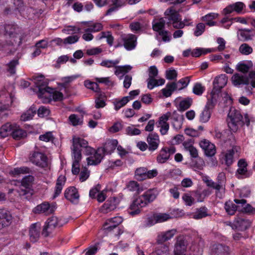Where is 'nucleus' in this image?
Returning a JSON list of instances; mask_svg holds the SVG:
<instances>
[{"instance_id":"1","label":"nucleus","mask_w":255,"mask_h":255,"mask_svg":"<svg viewBox=\"0 0 255 255\" xmlns=\"http://www.w3.org/2000/svg\"><path fill=\"white\" fill-rule=\"evenodd\" d=\"M88 143L85 139L74 136L72 139L71 156L72 159V172L77 175L80 172V162L82 159L81 148L86 149Z\"/></svg>"},{"instance_id":"2","label":"nucleus","mask_w":255,"mask_h":255,"mask_svg":"<svg viewBox=\"0 0 255 255\" xmlns=\"http://www.w3.org/2000/svg\"><path fill=\"white\" fill-rule=\"evenodd\" d=\"M156 191L149 190L143 195L134 199L130 206L129 213L132 216L138 214L140 212V208L146 206L152 202L156 197Z\"/></svg>"},{"instance_id":"3","label":"nucleus","mask_w":255,"mask_h":255,"mask_svg":"<svg viewBox=\"0 0 255 255\" xmlns=\"http://www.w3.org/2000/svg\"><path fill=\"white\" fill-rule=\"evenodd\" d=\"M227 122L229 128L233 132L237 131L239 127L246 124L249 126L250 120L248 115L245 116L244 119L240 112L234 108H231L228 113Z\"/></svg>"},{"instance_id":"4","label":"nucleus","mask_w":255,"mask_h":255,"mask_svg":"<svg viewBox=\"0 0 255 255\" xmlns=\"http://www.w3.org/2000/svg\"><path fill=\"white\" fill-rule=\"evenodd\" d=\"M31 80L33 81L34 86L30 90L34 92L44 104L48 103V97L44 95L48 93V82L45 80L43 75L33 76Z\"/></svg>"},{"instance_id":"5","label":"nucleus","mask_w":255,"mask_h":255,"mask_svg":"<svg viewBox=\"0 0 255 255\" xmlns=\"http://www.w3.org/2000/svg\"><path fill=\"white\" fill-rule=\"evenodd\" d=\"M34 181V177L28 175L23 177L21 181V185L17 190V192L20 196H23L27 200H29L33 194V190L31 189Z\"/></svg>"},{"instance_id":"6","label":"nucleus","mask_w":255,"mask_h":255,"mask_svg":"<svg viewBox=\"0 0 255 255\" xmlns=\"http://www.w3.org/2000/svg\"><path fill=\"white\" fill-rule=\"evenodd\" d=\"M85 153L89 156L86 159L88 165H96L99 164L103 158L104 155L103 153V149L98 148L95 150L87 145L86 149L85 150Z\"/></svg>"},{"instance_id":"7","label":"nucleus","mask_w":255,"mask_h":255,"mask_svg":"<svg viewBox=\"0 0 255 255\" xmlns=\"http://www.w3.org/2000/svg\"><path fill=\"white\" fill-rule=\"evenodd\" d=\"M121 217H115L108 220L103 225V229L106 234L113 232L115 236H119L123 233V231L118 226L123 222Z\"/></svg>"},{"instance_id":"8","label":"nucleus","mask_w":255,"mask_h":255,"mask_svg":"<svg viewBox=\"0 0 255 255\" xmlns=\"http://www.w3.org/2000/svg\"><path fill=\"white\" fill-rule=\"evenodd\" d=\"M227 81V77L225 74H221L216 77L213 82V88L208 97L213 99V100H217L221 89L225 86Z\"/></svg>"},{"instance_id":"9","label":"nucleus","mask_w":255,"mask_h":255,"mask_svg":"<svg viewBox=\"0 0 255 255\" xmlns=\"http://www.w3.org/2000/svg\"><path fill=\"white\" fill-rule=\"evenodd\" d=\"M188 245V242L185 236L179 235L176 237L174 246L173 254L186 255Z\"/></svg>"},{"instance_id":"10","label":"nucleus","mask_w":255,"mask_h":255,"mask_svg":"<svg viewBox=\"0 0 255 255\" xmlns=\"http://www.w3.org/2000/svg\"><path fill=\"white\" fill-rule=\"evenodd\" d=\"M40 151H34L30 155V161L41 167H46L48 165L47 157L44 153V151L42 149Z\"/></svg>"},{"instance_id":"11","label":"nucleus","mask_w":255,"mask_h":255,"mask_svg":"<svg viewBox=\"0 0 255 255\" xmlns=\"http://www.w3.org/2000/svg\"><path fill=\"white\" fill-rule=\"evenodd\" d=\"M217 100H213L212 98L208 97V101L206 105L200 115L199 120L202 123L207 122L211 118L212 109Z\"/></svg>"},{"instance_id":"12","label":"nucleus","mask_w":255,"mask_h":255,"mask_svg":"<svg viewBox=\"0 0 255 255\" xmlns=\"http://www.w3.org/2000/svg\"><path fill=\"white\" fill-rule=\"evenodd\" d=\"M119 63V61L118 60H104L103 61L101 65L102 66H105L108 68H111L113 67H115L116 70L115 72L116 75H119L122 73H127L128 71L130 70L131 69V66L129 65H125L123 66H116V65Z\"/></svg>"},{"instance_id":"13","label":"nucleus","mask_w":255,"mask_h":255,"mask_svg":"<svg viewBox=\"0 0 255 255\" xmlns=\"http://www.w3.org/2000/svg\"><path fill=\"white\" fill-rule=\"evenodd\" d=\"M177 233L176 229H171L166 231L159 232L157 233L156 243L158 245L164 244L166 242L171 240Z\"/></svg>"},{"instance_id":"14","label":"nucleus","mask_w":255,"mask_h":255,"mask_svg":"<svg viewBox=\"0 0 255 255\" xmlns=\"http://www.w3.org/2000/svg\"><path fill=\"white\" fill-rule=\"evenodd\" d=\"M170 116V112H168L159 117L156 123L157 127L160 128L159 130L162 135L166 134L169 130V125L167 121L169 119Z\"/></svg>"},{"instance_id":"15","label":"nucleus","mask_w":255,"mask_h":255,"mask_svg":"<svg viewBox=\"0 0 255 255\" xmlns=\"http://www.w3.org/2000/svg\"><path fill=\"white\" fill-rule=\"evenodd\" d=\"M41 225L39 222L32 224L29 228V236L31 242H37L40 237Z\"/></svg>"},{"instance_id":"16","label":"nucleus","mask_w":255,"mask_h":255,"mask_svg":"<svg viewBox=\"0 0 255 255\" xmlns=\"http://www.w3.org/2000/svg\"><path fill=\"white\" fill-rule=\"evenodd\" d=\"M137 37L132 34L124 35L122 40L124 41V46L128 50L133 49L136 45Z\"/></svg>"},{"instance_id":"17","label":"nucleus","mask_w":255,"mask_h":255,"mask_svg":"<svg viewBox=\"0 0 255 255\" xmlns=\"http://www.w3.org/2000/svg\"><path fill=\"white\" fill-rule=\"evenodd\" d=\"M200 147L204 150L208 156H212L216 153V148L214 144L209 140L203 139L199 143Z\"/></svg>"},{"instance_id":"18","label":"nucleus","mask_w":255,"mask_h":255,"mask_svg":"<svg viewBox=\"0 0 255 255\" xmlns=\"http://www.w3.org/2000/svg\"><path fill=\"white\" fill-rule=\"evenodd\" d=\"M12 219V216L9 211L0 209V230L10 225Z\"/></svg>"},{"instance_id":"19","label":"nucleus","mask_w":255,"mask_h":255,"mask_svg":"<svg viewBox=\"0 0 255 255\" xmlns=\"http://www.w3.org/2000/svg\"><path fill=\"white\" fill-rule=\"evenodd\" d=\"M234 201L237 204H239V212L248 214L255 213V208L250 204H247V201L245 199H235Z\"/></svg>"},{"instance_id":"20","label":"nucleus","mask_w":255,"mask_h":255,"mask_svg":"<svg viewBox=\"0 0 255 255\" xmlns=\"http://www.w3.org/2000/svg\"><path fill=\"white\" fill-rule=\"evenodd\" d=\"M148 150L153 151L157 149L160 143L159 136L155 133L149 134L147 137Z\"/></svg>"},{"instance_id":"21","label":"nucleus","mask_w":255,"mask_h":255,"mask_svg":"<svg viewBox=\"0 0 255 255\" xmlns=\"http://www.w3.org/2000/svg\"><path fill=\"white\" fill-rule=\"evenodd\" d=\"M117 199L115 197L110 198L101 208V211L105 214L114 210L117 206Z\"/></svg>"},{"instance_id":"22","label":"nucleus","mask_w":255,"mask_h":255,"mask_svg":"<svg viewBox=\"0 0 255 255\" xmlns=\"http://www.w3.org/2000/svg\"><path fill=\"white\" fill-rule=\"evenodd\" d=\"M13 102V97L11 94H9L7 96L2 97L0 100V111L1 112L10 110V108Z\"/></svg>"},{"instance_id":"23","label":"nucleus","mask_w":255,"mask_h":255,"mask_svg":"<svg viewBox=\"0 0 255 255\" xmlns=\"http://www.w3.org/2000/svg\"><path fill=\"white\" fill-rule=\"evenodd\" d=\"M211 255H229V248L222 244L214 245L211 249Z\"/></svg>"},{"instance_id":"24","label":"nucleus","mask_w":255,"mask_h":255,"mask_svg":"<svg viewBox=\"0 0 255 255\" xmlns=\"http://www.w3.org/2000/svg\"><path fill=\"white\" fill-rule=\"evenodd\" d=\"M165 18L167 19L168 21L167 24L169 25L175 21L178 20L180 16L178 12L173 8H167L164 12Z\"/></svg>"},{"instance_id":"25","label":"nucleus","mask_w":255,"mask_h":255,"mask_svg":"<svg viewBox=\"0 0 255 255\" xmlns=\"http://www.w3.org/2000/svg\"><path fill=\"white\" fill-rule=\"evenodd\" d=\"M170 120L172 121V125L173 128L176 129H180L183 124V117L178 114L177 111H174L173 112H170Z\"/></svg>"},{"instance_id":"26","label":"nucleus","mask_w":255,"mask_h":255,"mask_svg":"<svg viewBox=\"0 0 255 255\" xmlns=\"http://www.w3.org/2000/svg\"><path fill=\"white\" fill-rule=\"evenodd\" d=\"M245 7V4L242 2H237L230 4L225 8L223 10L225 14H230L233 11L240 13Z\"/></svg>"},{"instance_id":"27","label":"nucleus","mask_w":255,"mask_h":255,"mask_svg":"<svg viewBox=\"0 0 255 255\" xmlns=\"http://www.w3.org/2000/svg\"><path fill=\"white\" fill-rule=\"evenodd\" d=\"M252 29H239L238 31V39L243 41H248L253 39L254 34H251Z\"/></svg>"},{"instance_id":"28","label":"nucleus","mask_w":255,"mask_h":255,"mask_svg":"<svg viewBox=\"0 0 255 255\" xmlns=\"http://www.w3.org/2000/svg\"><path fill=\"white\" fill-rule=\"evenodd\" d=\"M118 144L116 139H109L105 142L104 147H101L103 149V153L111 154L116 149Z\"/></svg>"},{"instance_id":"29","label":"nucleus","mask_w":255,"mask_h":255,"mask_svg":"<svg viewBox=\"0 0 255 255\" xmlns=\"http://www.w3.org/2000/svg\"><path fill=\"white\" fill-rule=\"evenodd\" d=\"M65 177L64 176L60 175L57 180L56 186L54 189V193L51 197L52 200L55 199L61 193L63 187L65 183Z\"/></svg>"},{"instance_id":"30","label":"nucleus","mask_w":255,"mask_h":255,"mask_svg":"<svg viewBox=\"0 0 255 255\" xmlns=\"http://www.w3.org/2000/svg\"><path fill=\"white\" fill-rule=\"evenodd\" d=\"M64 196L66 199L71 202H74L76 200H78L79 197L77 190L74 187H70L67 188L64 192Z\"/></svg>"},{"instance_id":"31","label":"nucleus","mask_w":255,"mask_h":255,"mask_svg":"<svg viewBox=\"0 0 255 255\" xmlns=\"http://www.w3.org/2000/svg\"><path fill=\"white\" fill-rule=\"evenodd\" d=\"M232 81L235 86L248 85L249 84V80L248 77L238 73H236L232 76Z\"/></svg>"},{"instance_id":"32","label":"nucleus","mask_w":255,"mask_h":255,"mask_svg":"<svg viewBox=\"0 0 255 255\" xmlns=\"http://www.w3.org/2000/svg\"><path fill=\"white\" fill-rule=\"evenodd\" d=\"M234 223L236 227L241 230H246L251 225V222L249 220L240 216L235 218Z\"/></svg>"},{"instance_id":"33","label":"nucleus","mask_w":255,"mask_h":255,"mask_svg":"<svg viewBox=\"0 0 255 255\" xmlns=\"http://www.w3.org/2000/svg\"><path fill=\"white\" fill-rule=\"evenodd\" d=\"M5 32L6 35H8L9 37L13 36L15 34L20 32V28L14 24H7L4 26Z\"/></svg>"},{"instance_id":"34","label":"nucleus","mask_w":255,"mask_h":255,"mask_svg":"<svg viewBox=\"0 0 255 255\" xmlns=\"http://www.w3.org/2000/svg\"><path fill=\"white\" fill-rule=\"evenodd\" d=\"M36 111L37 108L33 105L26 112L21 115V120L26 121L32 119L33 116L36 114Z\"/></svg>"},{"instance_id":"35","label":"nucleus","mask_w":255,"mask_h":255,"mask_svg":"<svg viewBox=\"0 0 255 255\" xmlns=\"http://www.w3.org/2000/svg\"><path fill=\"white\" fill-rule=\"evenodd\" d=\"M235 151L233 149L227 150L226 152L223 153V159L225 163L228 166H230L234 161V155Z\"/></svg>"},{"instance_id":"36","label":"nucleus","mask_w":255,"mask_h":255,"mask_svg":"<svg viewBox=\"0 0 255 255\" xmlns=\"http://www.w3.org/2000/svg\"><path fill=\"white\" fill-rule=\"evenodd\" d=\"M13 130V127L12 125L9 123H6L0 128V136L1 138H4L9 134L12 135Z\"/></svg>"},{"instance_id":"37","label":"nucleus","mask_w":255,"mask_h":255,"mask_svg":"<svg viewBox=\"0 0 255 255\" xmlns=\"http://www.w3.org/2000/svg\"><path fill=\"white\" fill-rule=\"evenodd\" d=\"M156 247L151 255H169V246L167 244H160Z\"/></svg>"},{"instance_id":"38","label":"nucleus","mask_w":255,"mask_h":255,"mask_svg":"<svg viewBox=\"0 0 255 255\" xmlns=\"http://www.w3.org/2000/svg\"><path fill=\"white\" fill-rule=\"evenodd\" d=\"M239 204L236 205L232 201H229L225 204V209L226 212L230 215H234L236 211H239Z\"/></svg>"},{"instance_id":"39","label":"nucleus","mask_w":255,"mask_h":255,"mask_svg":"<svg viewBox=\"0 0 255 255\" xmlns=\"http://www.w3.org/2000/svg\"><path fill=\"white\" fill-rule=\"evenodd\" d=\"M63 98V94L57 91H55L49 87V102L51 100L58 101L62 100Z\"/></svg>"},{"instance_id":"40","label":"nucleus","mask_w":255,"mask_h":255,"mask_svg":"<svg viewBox=\"0 0 255 255\" xmlns=\"http://www.w3.org/2000/svg\"><path fill=\"white\" fill-rule=\"evenodd\" d=\"M177 90V85L175 82L169 83L166 85V88L162 90V92L165 97H170L172 92Z\"/></svg>"},{"instance_id":"41","label":"nucleus","mask_w":255,"mask_h":255,"mask_svg":"<svg viewBox=\"0 0 255 255\" xmlns=\"http://www.w3.org/2000/svg\"><path fill=\"white\" fill-rule=\"evenodd\" d=\"M218 14L216 13H210L202 17L203 21L206 22V24L210 26H214L216 25V22L213 21V20L217 18Z\"/></svg>"},{"instance_id":"42","label":"nucleus","mask_w":255,"mask_h":255,"mask_svg":"<svg viewBox=\"0 0 255 255\" xmlns=\"http://www.w3.org/2000/svg\"><path fill=\"white\" fill-rule=\"evenodd\" d=\"M48 211V202H44L38 205L32 209V212L36 214L45 213Z\"/></svg>"},{"instance_id":"43","label":"nucleus","mask_w":255,"mask_h":255,"mask_svg":"<svg viewBox=\"0 0 255 255\" xmlns=\"http://www.w3.org/2000/svg\"><path fill=\"white\" fill-rule=\"evenodd\" d=\"M153 217L155 219V222L162 223L172 218V216L166 213H155L153 214Z\"/></svg>"},{"instance_id":"44","label":"nucleus","mask_w":255,"mask_h":255,"mask_svg":"<svg viewBox=\"0 0 255 255\" xmlns=\"http://www.w3.org/2000/svg\"><path fill=\"white\" fill-rule=\"evenodd\" d=\"M247 163L244 159H241L238 163V169L237 173L239 175H245L247 172Z\"/></svg>"},{"instance_id":"45","label":"nucleus","mask_w":255,"mask_h":255,"mask_svg":"<svg viewBox=\"0 0 255 255\" xmlns=\"http://www.w3.org/2000/svg\"><path fill=\"white\" fill-rule=\"evenodd\" d=\"M103 28L101 23H91L88 24V28L85 29V32H96L101 30Z\"/></svg>"},{"instance_id":"46","label":"nucleus","mask_w":255,"mask_h":255,"mask_svg":"<svg viewBox=\"0 0 255 255\" xmlns=\"http://www.w3.org/2000/svg\"><path fill=\"white\" fill-rule=\"evenodd\" d=\"M106 99L107 97L104 94H100L95 99V107L97 109L104 108L106 105Z\"/></svg>"},{"instance_id":"47","label":"nucleus","mask_w":255,"mask_h":255,"mask_svg":"<svg viewBox=\"0 0 255 255\" xmlns=\"http://www.w3.org/2000/svg\"><path fill=\"white\" fill-rule=\"evenodd\" d=\"M26 135L27 133L25 130L20 128L13 129L12 132V137L15 140H20L26 137Z\"/></svg>"},{"instance_id":"48","label":"nucleus","mask_w":255,"mask_h":255,"mask_svg":"<svg viewBox=\"0 0 255 255\" xmlns=\"http://www.w3.org/2000/svg\"><path fill=\"white\" fill-rule=\"evenodd\" d=\"M30 169L26 166H22L20 167L14 168L12 170H11L10 174L13 176H16L20 174H26L30 172Z\"/></svg>"},{"instance_id":"49","label":"nucleus","mask_w":255,"mask_h":255,"mask_svg":"<svg viewBox=\"0 0 255 255\" xmlns=\"http://www.w3.org/2000/svg\"><path fill=\"white\" fill-rule=\"evenodd\" d=\"M239 51L243 55H249L253 53V49L248 44L244 43L240 46Z\"/></svg>"},{"instance_id":"50","label":"nucleus","mask_w":255,"mask_h":255,"mask_svg":"<svg viewBox=\"0 0 255 255\" xmlns=\"http://www.w3.org/2000/svg\"><path fill=\"white\" fill-rule=\"evenodd\" d=\"M165 21L164 18H161L158 20H155L152 23V28L155 31H162V29L164 27Z\"/></svg>"},{"instance_id":"51","label":"nucleus","mask_w":255,"mask_h":255,"mask_svg":"<svg viewBox=\"0 0 255 255\" xmlns=\"http://www.w3.org/2000/svg\"><path fill=\"white\" fill-rule=\"evenodd\" d=\"M169 158V154L165 149L163 148L161 150L159 154L157 155L156 159L157 161L160 163L165 162Z\"/></svg>"},{"instance_id":"52","label":"nucleus","mask_w":255,"mask_h":255,"mask_svg":"<svg viewBox=\"0 0 255 255\" xmlns=\"http://www.w3.org/2000/svg\"><path fill=\"white\" fill-rule=\"evenodd\" d=\"M131 99L130 97H124L121 100H119L114 102L115 109L118 111L122 107L125 106L128 102Z\"/></svg>"},{"instance_id":"53","label":"nucleus","mask_w":255,"mask_h":255,"mask_svg":"<svg viewBox=\"0 0 255 255\" xmlns=\"http://www.w3.org/2000/svg\"><path fill=\"white\" fill-rule=\"evenodd\" d=\"M192 101L191 99H186L181 101L178 108V110L184 111L188 109L192 105Z\"/></svg>"},{"instance_id":"54","label":"nucleus","mask_w":255,"mask_h":255,"mask_svg":"<svg viewBox=\"0 0 255 255\" xmlns=\"http://www.w3.org/2000/svg\"><path fill=\"white\" fill-rule=\"evenodd\" d=\"M207 216V209L205 207H202L197 210L193 215V218L195 219H201Z\"/></svg>"},{"instance_id":"55","label":"nucleus","mask_w":255,"mask_h":255,"mask_svg":"<svg viewBox=\"0 0 255 255\" xmlns=\"http://www.w3.org/2000/svg\"><path fill=\"white\" fill-rule=\"evenodd\" d=\"M112 3L113 6L107 10L105 14L106 15H111L112 12L117 11L119 8L122 7L120 4V1L117 0H110Z\"/></svg>"},{"instance_id":"56","label":"nucleus","mask_w":255,"mask_h":255,"mask_svg":"<svg viewBox=\"0 0 255 255\" xmlns=\"http://www.w3.org/2000/svg\"><path fill=\"white\" fill-rule=\"evenodd\" d=\"M19 64L18 60L17 59H13L7 64V71L10 74H14L15 73V67Z\"/></svg>"},{"instance_id":"57","label":"nucleus","mask_w":255,"mask_h":255,"mask_svg":"<svg viewBox=\"0 0 255 255\" xmlns=\"http://www.w3.org/2000/svg\"><path fill=\"white\" fill-rule=\"evenodd\" d=\"M211 52L210 49H204L201 48H196L192 51L191 55L194 57H198L202 54H206Z\"/></svg>"},{"instance_id":"58","label":"nucleus","mask_w":255,"mask_h":255,"mask_svg":"<svg viewBox=\"0 0 255 255\" xmlns=\"http://www.w3.org/2000/svg\"><path fill=\"white\" fill-rule=\"evenodd\" d=\"M25 35L24 33H22L19 32L17 33V34H15L13 36H11L10 38H13V42L12 43V45H17V46H19L21 44L23 40L24 39Z\"/></svg>"},{"instance_id":"59","label":"nucleus","mask_w":255,"mask_h":255,"mask_svg":"<svg viewBox=\"0 0 255 255\" xmlns=\"http://www.w3.org/2000/svg\"><path fill=\"white\" fill-rule=\"evenodd\" d=\"M69 120L71 124L76 126L81 125L83 123V118H80L78 116L75 114H72L69 117Z\"/></svg>"},{"instance_id":"60","label":"nucleus","mask_w":255,"mask_h":255,"mask_svg":"<svg viewBox=\"0 0 255 255\" xmlns=\"http://www.w3.org/2000/svg\"><path fill=\"white\" fill-rule=\"evenodd\" d=\"M62 225L58 218L54 216H52L49 218V228L54 229L57 227H60Z\"/></svg>"},{"instance_id":"61","label":"nucleus","mask_w":255,"mask_h":255,"mask_svg":"<svg viewBox=\"0 0 255 255\" xmlns=\"http://www.w3.org/2000/svg\"><path fill=\"white\" fill-rule=\"evenodd\" d=\"M146 169L145 167H140L136 169L135 171V175L138 180H142L145 179Z\"/></svg>"},{"instance_id":"62","label":"nucleus","mask_w":255,"mask_h":255,"mask_svg":"<svg viewBox=\"0 0 255 255\" xmlns=\"http://www.w3.org/2000/svg\"><path fill=\"white\" fill-rule=\"evenodd\" d=\"M217 183L223 188V190L225 189L226 177L225 174L224 172H220L219 173L217 178Z\"/></svg>"},{"instance_id":"63","label":"nucleus","mask_w":255,"mask_h":255,"mask_svg":"<svg viewBox=\"0 0 255 255\" xmlns=\"http://www.w3.org/2000/svg\"><path fill=\"white\" fill-rule=\"evenodd\" d=\"M189 81L188 77H186L179 80L178 82L175 83V84L177 85V90H181L186 87Z\"/></svg>"},{"instance_id":"64","label":"nucleus","mask_w":255,"mask_h":255,"mask_svg":"<svg viewBox=\"0 0 255 255\" xmlns=\"http://www.w3.org/2000/svg\"><path fill=\"white\" fill-rule=\"evenodd\" d=\"M205 88L201 83H196L193 88V92L196 95H201L204 92Z\"/></svg>"}]
</instances>
